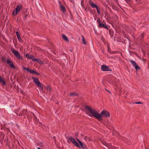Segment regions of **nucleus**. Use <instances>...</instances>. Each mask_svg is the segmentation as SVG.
<instances>
[{"instance_id": "obj_1", "label": "nucleus", "mask_w": 149, "mask_h": 149, "mask_svg": "<svg viewBox=\"0 0 149 149\" xmlns=\"http://www.w3.org/2000/svg\"><path fill=\"white\" fill-rule=\"evenodd\" d=\"M84 108L90 112L91 115L89 114L90 116H93L94 117L97 118L99 121V118L100 117V116H99V113L95 109H93L91 107L87 106H85Z\"/></svg>"}, {"instance_id": "obj_2", "label": "nucleus", "mask_w": 149, "mask_h": 149, "mask_svg": "<svg viewBox=\"0 0 149 149\" xmlns=\"http://www.w3.org/2000/svg\"><path fill=\"white\" fill-rule=\"evenodd\" d=\"M99 116H100V117L99 118V121H100L103 120L102 117H109L110 116V114L109 112L105 110H104L100 114H99Z\"/></svg>"}, {"instance_id": "obj_3", "label": "nucleus", "mask_w": 149, "mask_h": 149, "mask_svg": "<svg viewBox=\"0 0 149 149\" xmlns=\"http://www.w3.org/2000/svg\"><path fill=\"white\" fill-rule=\"evenodd\" d=\"M97 22L99 24L98 26L100 28H104L107 30L108 29V26L106 25V24H103L101 23L100 18L98 19L97 20Z\"/></svg>"}, {"instance_id": "obj_4", "label": "nucleus", "mask_w": 149, "mask_h": 149, "mask_svg": "<svg viewBox=\"0 0 149 149\" xmlns=\"http://www.w3.org/2000/svg\"><path fill=\"white\" fill-rule=\"evenodd\" d=\"M11 51L12 53L18 59H22L20 55L17 51L13 49H11Z\"/></svg>"}, {"instance_id": "obj_5", "label": "nucleus", "mask_w": 149, "mask_h": 149, "mask_svg": "<svg viewBox=\"0 0 149 149\" xmlns=\"http://www.w3.org/2000/svg\"><path fill=\"white\" fill-rule=\"evenodd\" d=\"M23 69L26 70L27 72H29L31 74H35L37 75H39L40 74L39 73L36 72L35 70H32L29 68H26L24 67L23 68Z\"/></svg>"}, {"instance_id": "obj_6", "label": "nucleus", "mask_w": 149, "mask_h": 149, "mask_svg": "<svg viewBox=\"0 0 149 149\" xmlns=\"http://www.w3.org/2000/svg\"><path fill=\"white\" fill-rule=\"evenodd\" d=\"M101 69L103 71H111L110 68L107 66H101Z\"/></svg>"}, {"instance_id": "obj_7", "label": "nucleus", "mask_w": 149, "mask_h": 149, "mask_svg": "<svg viewBox=\"0 0 149 149\" xmlns=\"http://www.w3.org/2000/svg\"><path fill=\"white\" fill-rule=\"evenodd\" d=\"M88 1L90 5L92 8H96L98 7L97 5L94 3L91 0H89Z\"/></svg>"}, {"instance_id": "obj_8", "label": "nucleus", "mask_w": 149, "mask_h": 149, "mask_svg": "<svg viewBox=\"0 0 149 149\" xmlns=\"http://www.w3.org/2000/svg\"><path fill=\"white\" fill-rule=\"evenodd\" d=\"M22 8V6L21 5H17V8L15 9L16 11V14H17L20 11Z\"/></svg>"}, {"instance_id": "obj_9", "label": "nucleus", "mask_w": 149, "mask_h": 149, "mask_svg": "<svg viewBox=\"0 0 149 149\" xmlns=\"http://www.w3.org/2000/svg\"><path fill=\"white\" fill-rule=\"evenodd\" d=\"M101 142L103 145L108 148H109L111 146V144L110 143H108L104 141H102Z\"/></svg>"}, {"instance_id": "obj_10", "label": "nucleus", "mask_w": 149, "mask_h": 149, "mask_svg": "<svg viewBox=\"0 0 149 149\" xmlns=\"http://www.w3.org/2000/svg\"><path fill=\"white\" fill-rule=\"evenodd\" d=\"M26 57L32 59L33 61L34 60L33 59H34L35 58L34 56L32 55H29L28 54H26Z\"/></svg>"}, {"instance_id": "obj_11", "label": "nucleus", "mask_w": 149, "mask_h": 149, "mask_svg": "<svg viewBox=\"0 0 149 149\" xmlns=\"http://www.w3.org/2000/svg\"><path fill=\"white\" fill-rule=\"evenodd\" d=\"M33 62H37L38 63L40 64H42V61L40 59H36L34 58L33 59Z\"/></svg>"}, {"instance_id": "obj_12", "label": "nucleus", "mask_w": 149, "mask_h": 149, "mask_svg": "<svg viewBox=\"0 0 149 149\" xmlns=\"http://www.w3.org/2000/svg\"><path fill=\"white\" fill-rule=\"evenodd\" d=\"M144 34L143 33L141 34L138 38V40H142L144 38Z\"/></svg>"}, {"instance_id": "obj_13", "label": "nucleus", "mask_w": 149, "mask_h": 149, "mask_svg": "<svg viewBox=\"0 0 149 149\" xmlns=\"http://www.w3.org/2000/svg\"><path fill=\"white\" fill-rule=\"evenodd\" d=\"M0 83H2L4 85H6L5 81L0 76Z\"/></svg>"}, {"instance_id": "obj_14", "label": "nucleus", "mask_w": 149, "mask_h": 149, "mask_svg": "<svg viewBox=\"0 0 149 149\" xmlns=\"http://www.w3.org/2000/svg\"><path fill=\"white\" fill-rule=\"evenodd\" d=\"M5 62H6L7 64H8L9 65H14L12 62L10 60L8 59H7Z\"/></svg>"}, {"instance_id": "obj_15", "label": "nucleus", "mask_w": 149, "mask_h": 149, "mask_svg": "<svg viewBox=\"0 0 149 149\" xmlns=\"http://www.w3.org/2000/svg\"><path fill=\"white\" fill-rule=\"evenodd\" d=\"M32 79L33 80V81L35 82L36 84H37V83L39 81L38 79L37 78H35L34 77H32Z\"/></svg>"}, {"instance_id": "obj_16", "label": "nucleus", "mask_w": 149, "mask_h": 149, "mask_svg": "<svg viewBox=\"0 0 149 149\" xmlns=\"http://www.w3.org/2000/svg\"><path fill=\"white\" fill-rule=\"evenodd\" d=\"M62 38L65 41L68 42L69 41V40L68 38L64 34H63L62 35Z\"/></svg>"}, {"instance_id": "obj_17", "label": "nucleus", "mask_w": 149, "mask_h": 149, "mask_svg": "<svg viewBox=\"0 0 149 149\" xmlns=\"http://www.w3.org/2000/svg\"><path fill=\"white\" fill-rule=\"evenodd\" d=\"M80 146L82 149H88L86 147V146L83 143H81V144H80Z\"/></svg>"}, {"instance_id": "obj_18", "label": "nucleus", "mask_w": 149, "mask_h": 149, "mask_svg": "<svg viewBox=\"0 0 149 149\" xmlns=\"http://www.w3.org/2000/svg\"><path fill=\"white\" fill-rule=\"evenodd\" d=\"M70 96L74 97V96H78L79 95V94L75 92H70Z\"/></svg>"}, {"instance_id": "obj_19", "label": "nucleus", "mask_w": 149, "mask_h": 149, "mask_svg": "<svg viewBox=\"0 0 149 149\" xmlns=\"http://www.w3.org/2000/svg\"><path fill=\"white\" fill-rule=\"evenodd\" d=\"M60 8L61 10L63 13H64L65 12V7L61 4L60 5Z\"/></svg>"}, {"instance_id": "obj_20", "label": "nucleus", "mask_w": 149, "mask_h": 149, "mask_svg": "<svg viewBox=\"0 0 149 149\" xmlns=\"http://www.w3.org/2000/svg\"><path fill=\"white\" fill-rule=\"evenodd\" d=\"M129 63H130L132 65H137L136 62L132 60H129Z\"/></svg>"}, {"instance_id": "obj_21", "label": "nucleus", "mask_w": 149, "mask_h": 149, "mask_svg": "<svg viewBox=\"0 0 149 149\" xmlns=\"http://www.w3.org/2000/svg\"><path fill=\"white\" fill-rule=\"evenodd\" d=\"M74 142L73 143V144L75 145L76 146L79 148H80L81 147L80 146V145H79V143L77 142L76 141L75 142Z\"/></svg>"}, {"instance_id": "obj_22", "label": "nucleus", "mask_w": 149, "mask_h": 149, "mask_svg": "<svg viewBox=\"0 0 149 149\" xmlns=\"http://www.w3.org/2000/svg\"><path fill=\"white\" fill-rule=\"evenodd\" d=\"M69 139L73 143L74 142H75L76 141L71 136H70L69 137Z\"/></svg>"}, {"instance_id": "obj_23", "label": "nucleus", "mask_w": 149, "mask_h": 149, "mask_svg": "<svg viewBox=\"0 0 149 149\" xmlns=\"http://www.w3.org/2000/svg\"><path fill=\"white\" fill-rule=\"evenodd\" d=\"M84 139H85L86 141H88V142H90L91 141V139L89 137H88L87 136H85Z\"/></svg>"}, {"instance_id": "obj_24", "label": "nucleus", "mask_w": 149, "mask_h": 149, "mask_svg": "<svg viewBox=\"0 0 149 149\" xmlns=\"http://www.w3.org/2000/svg\"><path fill=\"white\" fill-rule=\"evenodd\" d=\"M33 114L34 116V120L36 122L38 121V119H37V117L35 116V114L34 113H33Z\"/></svg>"}, {"instance_id": "obj_25", "label": "nucleus", "mask_w": 149, "mask_h": 149, "mask_svg": "<svg viewBox=\"0 0 149 149\" xmlns=\"http://www.w3.org/2000/svg\"><path fill=\"white\" fill-rule=\"evenodd\" d=\"M82 43L84 45H86V43L85 42L84 38V37L83 36H82Z\"/></svg>"}, {"instance_id": "obj_26", "label": "nucleus", "mask_w": 149, "mask_h": 149, "mask_svg": "<svg viewBox=\"0 0 149 149\" xmlns=\"http://www.w3.org/2000/svg\"><path fill=\"white\" fill-rule=\"evenodd\" d=\"M7 59H6V58L4 56H2L1 58L2 60V61L3 62H6V60H7Z\"/></svg>"}, {"instance_id": "obj_27", "label": "nucleus", "mask_w": 149, "mask_h": 149, "mask_svg": "<svg viewBox=\"0 0 149 149\" xmlns=\"http://www.w3.org/2000/svg\"><path fill=\"white\" fill-rule=\"evenodd\" d=\"M36 85L38 87H41L42 86V84L39 81L38 82Z\"/></svg>"}, {"instance_id": "obj_28", "label": "nucleus", "mask_w": 149, "mask_h": 149, "mask_svg": "<svg viewBox=\"0 0 149 149\" xmlns=\"http://www.w3.org/2000/svg\"><path fill=\"white\" fill-rule=\"evenodd\" d=\"M17 14H16V11H15V9L13 10L12 15L13 16H15Z\"/></svg>"}, {"instance_id": "obj_29", "label": "nucleus", "mask_w": 149, "mask_h": 149, "mask_svg": "<svg viewBox=\"0 0 149 149\" xmlns=\"http://www.w3.org/2000/svg\"><path fill=\"white\" fill-rule=\"evenodd\" d=\"M134 68H135L136 70L137 71L138 69H140V67L139 66H134Z\"/></svg>"}, {"instance_id": "obj_30", "label": "nucleus", "mask_w": 149, "mask_h": 149, "mask_svg": "<svg viewBox=\"0 0 149 149\" xmlns=\"http://www.w3.org/2000/svg\"><path fill=\"white\" fill-rule=\"evenodd\" d=\"M47 90L51 92V88L50 86H47L46 88Z\"/></svg>"}, {"instance_id": "obj_31", "label": "nucleus", "mask_w": 149, "mask_h": 149, "mask_svg": "<svg viewBox=\"0 0 149 149\" xmlns=\"http://www.w3.org/2000/svg\"><path fill=\"white\" fill-rule=\"evenodd\" d=\"M76 140L80 144H81V143H82L79 139H78L77 138L76 139Z\"/></svg>"}, {"instance_id": "obj_32", "label": "nucleus", "mask_w": 149, "mask_h": 149, "mask_svg": "<svg viewBox=\"0 0 149 149\" xmlns=\"http://www.w3.org/2000/svg\"><path fill=\"white\" fill-rule=\"evenodd\" d=\"M17 39L19 41H20L22 40L21 38L20 37V36H18L17 37Z\"/></svg>"}, {"instance_id": "obj_33", "label": "nucleus", "mask_w": 149, "mask_h": 149, "mask_svg": "<svg viewBox=\"0 0 149 149\" xmlns=\"http://www.w3.org/2000/svg\"><path fill=\"white\" fill-rule=\"evenodd\" d=\"M38 144H39V145L41 147H43V144L41 142H40L39 143H38Z\"/></svg>"}, {"instance_id": "obj_34", "label": "nucleus", "mask_w": 149, "mask_h": 149, "mask_svg": "<svg viewBox=\"0 0 149 149\" xmlns=\"http://www.w3.org/2000/svg\"><path fill=\"white\" fill-rule=\"evenodd\" d=\"M96 9H97V11L98 14H100V10H99L100 9H99L98 8V7Z\"/></svg>"}, {"instance_id": "obj_35", "label": "nucleus", "mask_w": 149, "mask_h": 149, "mask_svg": "<svg viewBox=\"0 0 149 149\" xmlns=\"http://www.w3.org/2000/svg\"><path fill=\"white\" fill-rule=\"evenodd\" d=\"M16 34L17 36V37L20 36L19 33L18 31H16Z\"/></svg>"}, {"instance_id": "obj_36", "label": "nucleus", "mask_w": 149, "mask_h": 149, "mask_svg": "<svg viewBox=\"0 0 149 149\" xmlns=\"http://www.w3.org/2000/svg\"><path fill=\"white\" fill-rule=\"evenodd\" d=\"M135 103L137 104H141L142 103V102H135Z\"/></svg>"}, {"instance_id": "obj_37", "label": "nucleus", "mask_w": 149, "mask_h": 149, "mask_svg": "<svg viewBox=\"0 0 149 149\" xmlns=\"http://www.w3.org/2000/svg\"><path fill=\"white\" fill-rule=\"evenodd\" d=\"M40 87V88H41V90H42V91H43V86L42 85L41 86V87Z\"/></svg>"}, {"instance_id": "obj_38", "label": "nucleus", "mask_w": 149, "mask_h": 149, "mask_svg": "<svg viewBox=\"0 0 149 149\" xmlns=\"http://www.w3.org/2000/svg\"><path fill=\"white\" fill-rule=\"evenodd\" d=\"M27 16H28V15H27V14H26L25 15L24 17V19H26V17H27Z\"/></svg>"}, {"instance_id": "obj_39", "label": "nucleus", "mask_w": 149, "mask_h": 149, "mask_svg": "<svg viewBox=\"0 0 149 149\" xmlns=\"http://www.w3.org/2000/svg\"><path fill=\"white\" fill-rule=\"evenodd\" d=\"M10 67H11L12 68L15 69V66H10Z\"/></svg>"}, {"instance_id": "obj_40", "label": "nucleus", "mask_w": 149, "mask_h": 149, "mask_svg": "<svg viewBox=\"0 0 149 149\" xmlns=\"http://www.w3.org/2000/svg\"><path fill=\"white\" fill-rule=\"evenodd\" d=\"M27 111V109H26V110H25V109H23V113H25L24 112H25V111Z\"/></svg>"}, {"instance_id": "obj_41", "label": "nucleus", "mask_w": 149, "mask_h": 149, "mask_svg": "<svg viewBox=\"0 0 149 149\" xmlns=\"http://www.w3.org/2000/svg\"><path fill=\"white\" fill-rule=\"evenodd\" d=\"M105 89L107 91H108V92L109 93H110V94H111V92H110V91H109V90H107L106 88H105Z\"/></svg>"}, {"instance_id": "obj_42", "label": "nucleus", "mask_w": 149, "mask_h": 149, "mask_svg": "<svg viewBox=\"0 0 149 149\" xmlns=\"http://www.w3.org/2000/svg\"><path fill=\"white\" fill-rule=\"evenodd\" d=\"M116 53V52H110V53L111 54H115Z\"/></svg>"}, {"instance_id": "obj_43", "label": "nucleus", "mask_w": 149, "mask_h": 149, "mask_svg": "<svg viewBox=\"0 0 149 149\" xmlns=\"http://www.w3.org/2000/svg\"><path fill=\"white\" fill-rule=\"evenodd\" d=\"M25 12H27L28 11V9L27 8H26L25 9Z\"/></svg>"}, {"instance_id": "obj_44", "label": "nucleus", "mask_w": 149, "mask_h": 149, "mask_svg": "<svg viewBox=\"0 0 149 149\" xmlns=\"http://www.w3.org/2000/svg\"><path fill=\"white\" fill-rule=\"evenodd\" d=\"M110 58H114V57H113V56H111V57H110Z\"/></svg>"}, {"instance_id": "obj_45", "label": "nucleus", "mask_w": 149, "mask_h": 149, "mask_svg": "<svg viewBox=\"0 0 149 149\" xmlns=\"http://www.w3.org/2000/svg\"><path fill=\"white\" fill-rule=\"evenodd\" d=\"M7 131H8V132L9 131V130L8 129H7Z\"/></svg>"}, {"instance_id": "obj_46", "label": "nucleus", "mask_w": 149, "mask_h": 149, "mask_svg": "<svg viewBox=\"0 0 149 149\" xmlns=\"http://www.w3.org/2000/svg\"><path fill=\"white\" fill-rule=\"evenodd\" d=\"M90 12L92 14V12L91 11H90Z\"/></svg>"}, {"instance_id": "obj_47", "label": "nucleus", "mask_w": 149, "mask_h": 149, "mask_svg": "<svg viewBox=\"0 0 149 149\" xmlns=\"http://www.w3.org/2000/svg\"><path fill=\"white\" fill-rule=\"evenodd\" d=\"M108 52H109L110 53V52H111L110 51H109V49H108Z\"/></svg>"}, {"instance_id": "obj_48", "label": "nucleus", "mask_w": 149, "mask_h": 149, "mask_svg": "<svg viewBox=\"0 0 149 149\" xmlns=\"http://www.w3.org/2000/svg\"><path fill=\"white\" fill-rule=\"evenodd\" d=\"M107 57H108V58H110V57H109L108 55H107Z\"/></svg>"}, {"instance_id": "obj_49", "label": "nucleus", "mask_w": 149, "mask_h": 149, "mask_svg": "<svg viewBox=\"0 0 149 149\" xmlns=\"http://www.w3.org/2000/svg\"><path fill=\"white\" fill-rule=\"evenodd\" d=\"M22 115V113H20V114L19 115V116H21Z\"/></svg>"}, {"instance_id": "obj_50", "label": "nucleus", "mask_w": 149, "mask_h": 149, "mask_svg": "<svg viewBox=\"0 0 149 149\" xmlns=\"http://www.w3.org/2000/svg\"><path fill=\"white\" fill-rule=\"evenodd\" d=\"M38 149H41L40 148H38Z\"/></svg>"}, {"instance_id": "obj_51", "label": "nucleus", "mask_w": 149, "mask_h": 149, "mask_svg": "<svg viewBox=\"0 0 149 149\" xmlns=\"http://www.w3.org/2000/svg\"><path fill=\"white\" fill-rule=\"evenodd\" d=\"M125 1H130V0H125Z\"/></svg>"}, {"instance_id": "obj_52", "label": "nucleus", "mask_w": 149, "mask_h": 149, "mask_svg": "<svg viewBox=\"0 0 149 149\" xmlns=\"http://www.w3.org/2000/svg\"><path fill=\"white\" fill-rule=\"evenodd\" d=\"M127 94H128L127 93L126 94V95H128Z\"/></svg>"}, {"instance_id": "obj_53", "label": "nucleus", "mask_w": 149, "mask_h": 149, "mask_svg": "<svg viewBox=\"0 0 149 149\" xmlns=\"http://www.w3.org/2000/svg\"><path fill=\"white\" fill-rule=\"evenodd\" d=\"M136 1H137V0H136Z\"/></svg>"}, {"instance_id": "obj_54", "label": "nucleus", "mask_w": 149, "mask_h": 149, "mask_svg": "<svg viewBox=\"0 0 149 149\" xmlns=\"http://www.w3.org/2000/svg\"><path fill=\"white\" fill-rule=\"evenodd\" d=\"M88 114V113H87V114Z\"/></svg>"}, {"instance_id": "obj_55", "label": "nucleus", "mask_w": 149, "mask_h": 149, "mask_svg": "<svg viewBox=\"0 0 149 149\" xmlns=\"http://www.w3.org/2000/svg\"><path fill=\"white\" fill-rule=\"evenodd\" d=\"M77 134V133H76V134Z\"/></svg>"}, {"instance_id": "obj_56", "label": "nucleus", "mask_w": 149, "mask_h": 149, "mask_svg": "<svg viewBox=\"0 0 149 149\" xmlns=\"http://www.w3.org/2000/svg\"><path fill=\"white\" fill-rule=\"evenodd\" d=\"M77 134V133H76V134Z\"/></svg>"}]
</instances>
